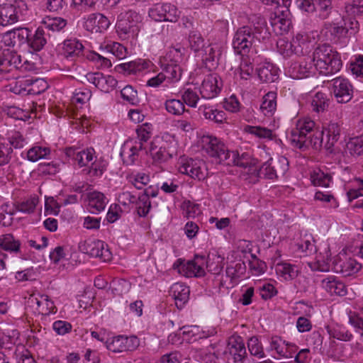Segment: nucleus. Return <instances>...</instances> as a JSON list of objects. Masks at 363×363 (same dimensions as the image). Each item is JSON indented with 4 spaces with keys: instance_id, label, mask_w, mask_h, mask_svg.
<instances>
[{
    "instance_id": "nucleus-1",
    "label": "nucleus",
    "mask_w": 363,
    "mask_h": 363,
    "mask_svg": "<svg viewBox=\"0 0 363 363\" xmlns=\"http://www.w3.org/2000/svg\"><path fill=\"white\" fill-rule=\"evenodd\" d=\"M250 25L239 28L234 34L233 48L236 54L247 55L250 50L267 37V22L264 17L255 14L249 18Z\"/></svg>"
},
{
    "instance_id": "nucleus-2",
    "label": "nucleus",
    "mask_w": 363,
    "mask_h": 363,
    "mask_svg": "<svg viewBox=\"0 0 363 363\" xmlns=\"http://www.w3.org/2000/svg\"><path fill=\"white\" fill-rule=\"evenodd\" d=\"M312 58L315 69L325 75L337 72L342 65L340 54L327 44L318 46Z\"/></svg>"
},
{
    "instance_id": "nucleus-3",
    "label": "nucleus",
    "mask_w": 363,
    "mask_h": 363,
    "mask_svg": "<svg viewBox=\"0 0 363 363\" xmlns=\"http://www.w3.org/2000/svg\"><path fill=\"white\" fill-rule=\"evenodd\" d=\"M315 123L311 119L298 120L296 122V148L306 151L310 147L317 149L325 144L326 138L322 131H315Z\"/></svg>"
},
{
    "instance_id": "nucleus-4",
    "label": "nucleus",
    "mask_w": 363,
    "mask_h": 363,
    "mask_svg": "<svg viewBox=\"0 0 363 363\" xmlns=\"http://www.w3.org/2000/svg\"><path fill=\"white\" fill-rule=\"evenodd\" d=\"M264 4L274 6V12L271 14L269 21L275 32L282 34L289 30L292 26L291 13L289 6L291 0H261Z\"/></svg>"
},
{
    "instance_id": "nucleus-5",
    "label": "nucleus",
    "mask_w": 363,
    "mask_h": 363,
    "mask_svg": "<svg viewBox=\"0 0 363 363\" xmlns=\"http://www.w3.org/2000/svg\"><path fill=\"white\" fill-rule=\"evenodd\" d=\"M177 141L175 137L166 133L162 138H155L150 143L149 152L153 163L162 164L177 155Z\"/></svg>"
},
{
    "instance_id": "nucleus-6",
    "label": "nucleus",
    "mask_w": 363,
    "mask_h": 363,
    "mask_svg": "<svg viewBox=\"0 0 363 363\" xmlns=\"http://www.w3.org/2000/svg\"><path fill=\"white\" fill-rule=\"evenodd\" d=\"M141 16L135 11L129 10L121 13L117 18L116 30L122 40L135 39L139 31Z\"/></svg>"
},
{
    "instance_id": "nucleus-7",
    "label": "nucleus",
    "mask_w": 363,
    "mask_h": 363,
    "mask_svg": "<svg viewBox=\"0 0 363 363\" xmlns=\"http://www.w3.org/2000/svg\"><path fill=\"white\" fill-rule=\"evenodd\" d=\"M24 0H14L12 4L0 5V26L6 27L21 20L28 11Z\"/></svg>"
},
{
    "instance_id": "nucleus-8",
    "label": "nucleus",
    "mask_w": 363,
    "mask_h": 363,
    "mask_svg": "<svg viewBox=\"0 0 363 363\" xmlns=\"http://www.w3.org/2000/svg\"><path fill=\"white\" fill-rule=\"evenodd\" d=\"M32 67L33 65L28 60L22 62L21 55L13 50H4L0 53V74L10 72L13 69L27 71Z\"/></svg>"
},
{
    "instance_id": "nucleus-9",
    "label": "nucleus",
    "mask_w": 363,
    "mask_h": 363,
    "mask_svg": "<svg viewBox=\"0 0 363 363\" xmlns=\"http://www.w3.org/2000/svg\"><path fill=\"white\" fill-rule=\"evenodd\" d=\"M201 144L203 150L209 157L214 158L218 163L225 164L230 151L219 138L213 135H203Z\"/></svg>"
},
{
    "instance_id": "nucleus-10",
    "label": "nucleus",
    "mask_w": 363,
    "mask_h": 363,
    "mask_svg": "<svg viewBox=\"0 0 363 363\" xmlns=\"http://www.w3.org/2000/svg\"><path fill=\"white\" fill-rule=\"evenodd\" d=\"M79 248L83 253L91 257H98L103 262L111 260L112 257L108 245L99 240H88L80 242Z\"/></svg>"
},
{
    "instance_id": "nucleus-11",
    "label": "nucleus",
    "mask_w": 363,
    "mask_h": 363,
    "mask_svg": "<svg viewBox=\"0 0 363 363\" xmlns=\"http://www.w3.org/2000/svg\"><path fill=\"white\" fill-rule=\"evenodd\" d=\"M47 88L46 82L42 79L20 77L16 79L11 90L16 94H40Z\"/></svg>"
},
{
    "instance_id": "nucleus-12",
    "label": "nucleus",
    "mask_w": 363,
    "mask_h": 363,
    "mask_svg": "<svg viewBox=\"0 0 363 363\" xmlns=\"http://www.w3.org/2000/svg\"><path fill=\"white\" fill-rule=\"evenodd\" d=\"M182 174H186L194 179L203 180L207 177V168L203 161L197 159H183L179 167Z\"/></svg>"
},
{
    "instance_id": "nucleus-13",
    "label": "nucleus",
    "mask_w": 363,
    "mask_h": 363,
    "mask_svg": "<svg viewBox=\"0 0 363 363\" xmlns=\"http://www.w3.org/2000/svg\"><path fill=\"white\" fill-rule=\"evenodd\" d=\"M204 262L203 257H196L195 259L186 262L177 259L174 264V268L177 269L179 274L186 277H201L205 275Z\"/></svg>"
},
{
    "instance_id": "nucleus-14",
    "label": "nucleus",
    "mask_w": 363,
    "mask_h": 363,
    "mask_svg": "<svg viewBox=\"0 0 363 363\" xmlns=\"http://www.w3.org/2000/svg\"><path fill=\"white\" fill-rule=\"evenodd\" d=\"M149 16L155 21L176 22L179 18L177 7L171 4H157L150 8Z\"/></svg>"
},
{
    "instance_id": "nucleus-15",
    "label": "nucleus",
    "mask_w": 363,
    "mask_h": 363,
    "mask_svg": "<svg viewBox=\"0 0 363 363\" xmlns=\"http://www.w3.org/2000/svg\"><path fill=\"white\" fill-rule=\"evenodd\" d=\"M287 165L288 161L285 157L281 158L278 162L270 159L260 167L258 176L273 179L278 177V174L284 175L288 169Z\"/></svg>"
},
{
    "instance_id": "nucleus-16",
    "label": "nucleus",
    "mask_w": 363,
    "mask_h": 363,
    "mask_svg": "<svg viewBox=\"0 0 363 363\" xmlns=\"http://www.w3.org/2000/svg\"><path fill=\"white\" fill-rule=\"evenodd\" d=\"M297 6L300 10L307 13H313L318 7L319 17L325 19L330 13L331 0H296Z\"/></svg>"
},
{
    "instance_id": "nucleus-17",
    "label": "nucleus",
    "mask_w": 363,
    "mask_h": 363,
    "mask_svg": "<svg viewBox=\"0 0 363 363\" xmlns=\"http://www.w3.org/2000/svg\"><path fill=\"white\" fill-rule=\"evenodd\" d=\"M361 264L354 258L345 255L337 256L333 261V270L344 277L352 276L361 269Z\"/></svg>"
},
{
    "instance_id": "nucleus-18",
    "label": "nucleus",
    "mask_w": 363,
    "mask_h": 363,
    "mask_svg": "<svg viewBox=\"0 0 363 363\" xmlns=\"http://www.w3.org/2000/svg\"><path fill=\"white\" fill-rule=\"evenodd\" d=\"M223 84L216 74H210L204 77L200 86V94L204 99L216 97L220 91Z\"/></svg>"
},
{
    "instance_id": "nucleus-19",
    "label": "nucleus",
    "mask_w": 363,
    "mask_h": 363,
    "mask_svg": "<svg viewBox=\"0 0 363 363\" xmlns=\"http://www.w3.org/2000/svg\"><path fill=\"white\" fill-rule=\"evenodd\" d=\"M110 25V20L100 13L89 14L84 18L83 23L84 28L91 33H103L109 28Z\"/></svg>"
},
{
    "instance_id": "nucleus-20",
    "label": "nucleus",
    "mask_w": 363,
    "mask_h": 363,
    "mask_svg": "<svg viewBox=\"0 0 363 363\" xmlns=\"http://www.w3.org/2000/svg\"><path fill=\"white\" fill-rule=\"evenodd\" d=\"M221 53L222 47L220 45L208 43L198 55L201 57L205 67L211 70L218 65Z\"/></svg>"
},
{
    "instance_id": "nucleus-21",
    "label": "nucleus",
    "mask_w": 363,
    "mask_h": 363,
    "mask_svg": "<svg viewBox=\"0 0 363 363\" xmlns=\"http://www.w3.org/2000/svg\"><path fill=\"white\" fill-rule=\"evenodd\" d=\"M333 92L337 101L345 104L352 97V87L350 82L342 77L333 79L332 81Z\"/></svg>"
},
{
    "instance_id": "nucleus-22",
    "label": "nucleus",
    "mask_w": 363,
    "mask_h": 363,
    "mask_svg": "<svg viewBox=\"0 0 363 363\" xmlns=\"http://www.w3.org/2000/svg\"><path fill=\"white\" fill-rule=\"evenodd\" d=\"M30 30L28 28L18 27L9 30L1 37V43L5 46L21 45L28 41Z\"/></svg>"
},
{
    "instance_id": "nucleus-23",
    "label": "nucleus",
    "mask_w": 363,
    "mask_h": 363,
    "mask_svg": "<svg viewBox=\"0 0 363 363\" xmlns=\"http://www.w3.org/2000/svg\"><path fill=\"white\" fill-rule=\"evenodd\" d=\"M138 345L139 339L137 337L119 335L113 338L108 348L114 352H121L134 350Z\"/></svg>"
},
{
    "instance_id": "nucleus-24",
    "label": "nucleus",
    "mask_w": 363,
    "mask_h": 363,
    "mask_svg": "<svg viewBox=\"0 0 363 363\" xmlns=\"http://www.w3.org/2000/svg\"><path fill=\"white\" fill-rule=\"evenodd\" d=\"M228 349L234 363H245L247 358L245 343L240 337H231Z\"/></svg>"
},
{
    "instance_id": "nucleus-25",
    "label": "nucleus",
    "mask_w": 363,
    "mask_h": 363,
    "mask_svg": "<svg viewBox=\"0 0 363 363\" xmlns=\"http://www.w3.org/2000/svg\"><path fill=\"white\" fill-rule=\"evenodd\" d=\"M143 148V145L141 143H125L121 152L123 162L127 165L133 164L138 159L140 151Z\"/></svg>"
},
{
    "instance_id": "nucleus-26",
    "label": "nucleus",
    "mask_w": 363,
    "mask_h": 363,
    "mask_svg": "<svg viewBox=\"0 0 363 363\" xmlns=\"http://www.w3.org/2000/svg\"><path fill=\"white\" fill-rule=\"evenodd\" d=\"M316 252L314 240L311 233L301 232L299 241L296 243V254L300 257L313 255Z\"/></svg>"
},
{
    "instance_id": "nucleus-27",
    "label": "nucleus",
    "mask_w": 363,
    "mask_h": 363,
    "mask_svg": "<svg viewBox=\"0 0 363 363\" xmlns=\"http://www.w3.org/2000/svg\"><path fill=\"white\" fill-rule=\"evenodd\" d=\"M341 126L340 122L330 121L327 127L322 130V134L325 135L326 138L325 147L327 150H330L338 141L342 131Z\"/></svg>"
},
{
    "instance_id": "nucleus-28",
    "label": "nucleus",
    "mask_w": 363,
    "mask_h": 363,
    "mask_svg": "<svg viewBox=\"0 0 363 363\" xmlns=\"http://www.w3.org/2000/svg\"><path fill=\"white\" fill-rule=\"evenodd\" d=\"M170 294L175 301L177 307L182 308L189 300L190 290L185 284L177 282L171 286Z\"/></svg>"
},
{
    "instance_id": "nucleus-29",
    "label": "nucleus",
    "mask_w": 363,
    "mask_h": 363,
    "mask_svg": "<svg viewBox=\"0 0 363 363\" xmlns=\"http://www.w3.org/2000/svg\"><path fill=\"white\" fill-rule=\"evenodd\" d=\"M322 286L330 294L343 296L347 294L345 284L334 276L328 277L322 280Z\"/></svg>"
},
{
    "instance_id": "nucleus-30",
    "label": "nucleus",
    "mask_w": 363,
    "mask_h": 363,
    "mask_svg": "<svg viewBox=\"0 0 363 363\" xmlns=\"http://www.w3.org/2000/svg\"><path fill=\"white\" fill-rule=\"evenodd\" d=\"M47 43L46 33L43 26H39L35 33L31 35L30 32L28 34V39L26 43L33 52L41 50Z\"/></svg>"
},
{
    "instance_id": "nucleus-31",
    "label": "nucleus",
    "mask_w": 363,
    "mask_h": 363,
    "mask_svg": "<svg viewBox=\"0 0 363 363\" xmlns=\"http://www.w3.org/2000/svg\"><path fill=\"white\" fill-rule=\"evenodd\" d=\"M270 348L278 354L286 358H292L294 345L282 340L280 337L274 336L270 340Z\"/></svg>"
},
{
    "instance_id": "nucleus-32",
    "label": "nucleus",
    "mask_w": 363,
    "mask_h": 363,
    "mask_svg": "<svg viewBox=\"0 0 363 363\" xmlns=\"http://www.w3.org/2000/svg\"><path fill=\"white\" fill-rule=\"evenodd\" d=\"M107 199L104 194L93 191L88 194L89 210L92 213H99L105 209Z\"/></svg>"
},
{
    "instance_id": "nucleus-33",
    "label": "nucleus",
    "mask_w": 363,
    "mask_h": 363,
    "mask_svg": "<svg viewBox=\"0 0 363 363\" xmlns=\"http://www.w3.org/2000/svg\"><path fill=\"white\" fill-rule=\"evenodd\" d=\"M63 50L66 57H79L83 53L84 45L76 38L68 39L64 41Z\"/></svg>"
},
{
    "instance_id": "nucleus-34",
    "label": "nucleus",
    "mask_w": 363,
    "mask_h": 363,
    "mask_svg": "<svg viewBox=\"0 0 363 363\" xmlns=\"http://www.w3.org/2000/svg\"><path fill=\"white\" fill-rule=\"evenodd\" d=\"M278 68L274 65L266 63L259 68L257 74L261 81L266 83H272L279 78Z\"/></svg>"
},
{
    "instance_id": "nucleus-35",
    "label": "nucleus",
    "mask_w": 363,
    "mask_h": 363,
    "mask_svg": "<svg viewBox=\"0 0 363 363\" xmlns=\"http://www.w3.org/2000/svg\"><path fill=\"white\" fill-rule=\"evenodd\" d=\"M277 94L275 92L269 91L262 99L260 106L262 113L268 117L272 116L277 109Z\"/></svg>"
},
{
    "instance_id": "nucleus-36",
    "label": "nucleus",
    "mask_w": 363,
    "mask_h": 363,
    "mask_svg": "<svg viewBox=\"0 0 363 363\" xmlns=\"http://www.w3.org/2000/svg\"><path fill=\"white\" fill-rule=\"evenodd\" d=\"M150 62L143 60H138L118 65V69L127 72L128 74H135L149 67Z\"/></svg>"
},
{
    "instance_id": "nucleus-37",
    "label": "nucleus",
    "mask_w": 363,
    "mask_h": 363,
    "mask_svg": "<svg viewBox=\"0 0 363 363\" xmlns=\"http://www.w3.org/2000/svg\"><path fill=\"white\" fill-rule=\"evenodd\" d=\"M199 111L206 119L217 123H222L226 119L224 111L213 109L212 107L206 106V105L200 106Z\"/></svg>"
},
{
    "instance_id": "nucleus-38",
    "label": "nucleus",
    "mask_w": 363,
    "mask_h": 363,
    "mask_svg": "<svg viewBox=\"0 0 363 363\" xmlns=\"http://www.w3.org/2000/svg\"><path fill=\"white\" fill-rule=\"evenodd\" d=\"M225 164L246 168L251 164L250 157L247 153H242L239 155L237 152L230 151Z\"/></svg>"
},
{
    "instance_id": "nucleus-39",
    "label": "nucleus",
    "mask_w": 363,
    "mask_h": 363,
    "mask_svg": "<svg viewBox=\"0 0 363 363\" xmlns=\"http://www.w3.org/2000/svg\"><path fill=\"white\" fill-rule=\"evenodd\" d=\"M67 24V20L61 17L46 18L43 21L41 26L43 27L45 30L55 33L62 30Z\"/></svg>"
},
{
    "instance_id": "nucleus-40",
    "label": "nucleus",
    "mask_w": 363,
    "mask_h": 363,
    "mask_svg": "<svg viewBox=\"0 0 363 363\" xmlns=\"http://www.w3.org/2000/svg\"><path fill=\"white\" fill-rule=\"evenodd\" d=\"M298 62L299 65L297 72L299 76L296 74V79L308 78L309 74L312 72L314 66L312 57L302 56L299 58Z\"/></svg>"
},
{
    "instance_id": "nucleus-41",
    "label": "nucleus",
    "mask_w": 363,
    "mask_h": 363,
    "mask_svg": "<svg viewBox=\"0 0 363 363\" xmlns=\"http://www.w3.org/2000/svg\"><path fill=\"white\" fill-rule=\"evenodd\" d=\"M188 40L190 49L197 54L206 45L204 38L197 30H192L189 33Z\"/></svg>"
},
{
    "instance_id": "nucleus-42",
    "label": "nucleus",
    "mask_w": 363,
    "mask_h": 363,
    "mask_svg": "<svg viewBox=\"0 0 363 363\" xmlns=\"http://www.w3.org/2000/svg\"><path fill=\"white\" fill-rule=\"evenodd\" d=\"M51 150L49 147L35 145L30 148L26 152L28 160L35 162L41 159H46Z\"/></svg>"
},
{
    "instance_id": "nucleus-43",
    "label": "nucleus",
    "mask_w": 363,
    "mask_h": 363,
    "mask_svg": "<svg viewBox=\"0 0 363 363\" xmlns=\"http://www.w3.org/2000/svg\"><path fill=\"white\" fill-rule=\"evenodd\" d=\"M311 181L314 186L328 187L332 181V177L328 173L317 169L311 173Z\"/></svg>"
},
{
    "instance_id": "nucleus-44",
    "label": "nucleus",
    "mask_w": 363,
    "mask_h": 363,
    "mask_svg": "<svg viewBox=\"0 0 363 363\" xmlns=\"http://www.w3.org/2000/svg\"><path fill=\"white\" fill-rule=\"evenodd\" d=\"M326 330L330 337L338 340L347 342L353 337L352 333L343 328L327 326Z\"/></svg>"
},
{
    "instance_id": "nucleus-45",
    "label": "nucleus",
    "mask_w": 363,
    "mask_h": 363,
    "mask_svg": "<svg viewBox=\"0 0 363 363\" xmlns=\"http://www.w3.org/2000/svg\"><path fill=\"white\" fill-rule=\"evenodd\" d=\"M276 273L286 281H292L294 279V265L286 262H281L276 264Z\"/></svg>"
},
{
    "instance_id": "nucleus-46",
    "label": "nucleus",
    "mask_w": 363,
    "mask_h": 363,
    "mask_svg": "<svg viewBox=\"0 0 363 363\" xmlns=\"http://www.w3.org/2000/svg\"><path fill=\"white\" fill-rule=\"evenodd\" d=\"M324 29L330 33L331 40H337L341 38L345 37L348 33V28L337 23H325Z\"/></svg>"
},
{
    "instance_id": "nucleus-47",
    "label": "nucleus",
    "mask_w": 363,
    "mask_h": 363,
    "mask_svg": "<svg viewBox=\"0 0 363 363\" xmlns=\"http://www.w3.org/2000/svg\"><path fill=\"white\" fill-rule=\"evenodd\" d=\"M164 108L169 113L174 116H181L186 111L184 103L175 99L166 100Z\"/></svg>"
},
{
    "instance_id": "nucleus-48",
    "label": "nucleus",
    "mask_w": 363,
    "mask_h": 363,
    "mask_svg": "<svg viewBox=\"0 0 363 363\" xmlns=\"http://www.w3.org/2000/svg\"><path fill=\"white\" fill-rule=\"evenodd\" d=\"M329 106V100L325 94L317 92L311 101V106L315 112H323Z\"/></svg>"
},
{
    "instance_id": "nucleus-49",
    "label": "nucleus",
    "mask_w": 363,
    "mask_h": 363,
    "mask_svg": "<svg viewBox=\"0 0 363 363\" xmlns=\"http://www.w3.org/2000/svg\"><path fill=\"white\" fill-rule=\"evenodd\" d=\"M0 247L6 251L17 252L20 248V242L11 234H6L0 238Z\"/></svg>"
},
{
    "instance_id": "nucleus-50",
    "label": "nucleus",
    "mask_w": 363,
    "mask_h": 363,
    "mask_svg": "<svg viewBox=\"0 0 363 363\" xmlns=\"http://www.w3.org/2000/svg\"><path fill=\"white\" fill-rule=\"evenodd\" d=\"M166 65H181L183 61V52L180 48H169L164 57Z\"/></svg>"
},
{
    "instance_id": "nucleus-51",
    "label": "nucleus",
    "mask_w": 363,
    "mask_h": 363,
    "mask_svg": "<svg viewBox=\"0 0 363 363\" xmlns=\"http://www.w3.org/2000/svg\"><path fill=\"white\" fill-rule=\"evenodd\" d=\"M163 71L166 74V79L172 82H178L182 77V68L181 65H165Z\"/></svg>"
},
{
    "instance_id": "nucleus-52",
    "label": "nucleus",
    "mask_w": 363,
    "mask_h": 363,
    "mask_svg": "<svg viewBox=\"0 0 363 363\" xmlns=\"http://www.w3.org/2000/svg\"><path fill=\"white\" fill-rule=\"evenodd\" d=\"M247 347L250 354L258 358L264 357V352L261 342L257 337H251L247 342Z\"/></svg>"
},
{
    "instance_id": "nucleus-53",
    "label": "nucleus",
    "mask_w": 363,
    "mask_h": 363,
    "mask_svg": "<svg viewBox=\"0 0 363 363\" xmlns=\"http://www.w3.org/2000/svg\"><path fill=\"white\" fill-rule=\"evenodd\" d=\"M277 48L279 53L285 58L290 57L294 55L293 43L285 38H281L277 41Z\"/></svg>"
},
{
    "instance_id": "nucleus-54",
    "label": "nucleus",
    "mask_w": 363,
    "mask_h": 363,
    "mask_svg": "<svg viewBox=\"0 0 363 363\" xmlns=\"http://www.w3.org/2000/svg\"><path fill=\"white\" fill-rule=\"evenodd\" d=\"M346 151L353 156L363 154V140L357 138L350 139L346 144Z\"/></svg>"
},
{
    "instance_id": "nucleus-55",
    "label": "nucleus",
    "mask_w": 363,
    "mask_h": 363,
    "mask_svg": "<svg viewBox=\"0 0 363 363\" xmlns=\"http://www.w3.org/2000/svg\"><path fill=\"white\" fill-rule=\"evenodd\" d=\"M91 96V92L86 88L76 89L72 97V103L84 104L89 101Z\"/></svg>"
},
{
    "instance_id": "nucleus-56",
    "label": "nucleus",
    "mask_w": 363,
    "mask_h": 363,
    "mask_svg": "<svg viewBox=\"0 0 363 363\" xmlns=\"http://www.w3.org/2000/svg\"><path fill=\"white\" fill-rule=\"evenodd\" d=\"M152 130V125L150 123H145L139 125L136 129L138 141H135V143H141L143 145V143L147 142L150 138Z\"/></svg>"
},
{
    "instance_id": "nucleus-57",
    "label": "nucleus",
    "mask_w": 363,
    "mask_h": 363,
    "mask_svg": "<svg viewBox=\"0 0 363 363\" xmlns=\"http://www.w3.org/2000/svg\"><path fill=\"white\" fill-rule=\"evenodd\" d=\"M38 203V198L31 197L26 200L19 202L17 204L16 208L18 211H21L22 213H32L34 212Z\"/></svg>"
},
{
    "instance_id": "nucleus-58",
    "label": "nucleus",
    "mask_w": 363,
    "mask_h": 363,
    "mask_svg": "<svg viewBox=\"0 0 363 363\" xmlns=\"http://www.w3.org/2000/svg\"><path fill=\"white\" fill-rule=\"evenodd\" d=\"M95 151L93 148L79 150L76 162L80 167L88 165L94 159Z\"/></svg>"
},
{
    "instance_id": "nucleus-59",
    "label": "nucleus",
    "mask_w": 363,
    "mask_h": 363,
    "mask_svg": "<svg viewBox=\"0 0 363 363\" xmlns=\"http://www.w3.org/2000/svg\"><path fill=\"white\" fill-rule=\"evenodd\" d=\"M129 182L138 189H141L150 182L148 174L140 172L137 174H131L128 177Z\"/></svg>"
},
{
    "instance_id": "nucleus-60",
    "label": "nucleus",
    "mask_w": 363,
    "mask_h": 363,
    "mask_svg": "<svg viewBox=\"0 0 363 363\" xmlns=\"http://www.w3.org/2000/svg\"><path fill=\"white\" fill-rule=\"evenodd\" d=\"M121 97L132 105H135L139 102L138 92L132 86H125L121 91Z\"/></svg>"
},
{
    "instance_id": "nucleus-61",
    "label": "nucleus",
    "mask_w": 363,
    "mask_h": 363,
    "mask_svg": "<svg viewBox=\"0 0 363 363\" xmlns=\"http://www.w3.org/2000/svg\"><path fill=\"white\" fill-rule=\"evenodd\" d=\"M137 205L138 214L140 217H145L151 208L150 201L145 196L140 195L135 202Z\"/></svg>"
},
{
    "instance_id": "nucleus-62",
    "label": "nucleus",
    "mask_w": 363,
    "mask_h": 363,
    "mask_svg": "<svg viewBox=\"0 0 363 363\" xmlns=\"http://www.w3.org/2000/svg\"><path fill=\"white\" fill-rule=\"evenodd\" d=\"M245 130L260 138L272 139L273 137L272 131L270 129L261 126L247 125L245 128Z\"/></svg>"
},
{
    "instance_id": "nucleus-63",
    "label": "nucleus",
    "mask_w": 363,
    "mask_h": 363,
    "mask_svg": "<svg viewBox=\"0 0 363 363\" xmlns=\"http://www.w3.org/2000/svg\"><path fill=\"white\" fill-rule=\"evenodd\" d=\"M117 83V80L113 76L102 74L98 89L104 92H109L116 86Z\"/></svg>"
},
{
    "instance_id": "nucleus-64",
    "label": "nucleus",
    "mask_w": 363,
    "mask_h": 363,
    "mask_svg": "<svg viewBox=\"0 0 363 363\" xmlns=\"http://www.w3.org/2000/svg\"><path fill=\"white\" fill-rule=\"evenodd\" d=\"M345 11L350 16L363 14V0H357L347 3L345 5Z\"/></svg>"
}]
</instances>
